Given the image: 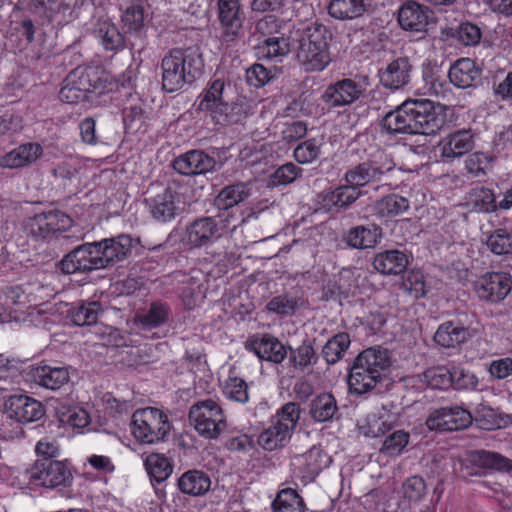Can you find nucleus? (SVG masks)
Masks as SVG:
<instances>
[{"mask_svg":"<svg viewBox=\"0 0 512 512\" xmlns=\"http://www.w3.org/2000/svg\"><path fill=\"white\" fill-rule=\"evenodd\" d=\"M447 124L446 108L429 99H408L387 112L379 122L390 136H434Z\"/></svg>","mask_w":512,"mask_h":512,"instance_id":"nucleus-1","label":"nucleus"},{"mask_svg":"<svg viewBox=\"0 0 512 512\" xmlns=\"http://www.w3.org/2000/svg\"><path fill=\"white\" fill-rule=\"evenodd\" d=\"M132 248L133 238L128 234L79 244L61 259L58 267L67 275L89 274L126 260Z\"/></svg>","mask_w":512,"mask_h":512,"instance_id":"nucleus-2","label":"nucleus"},{"mask_svg":"<svg viewBox=\"0 0 512 512\" xmlns=\"http://www.w3.org/2000/svg\"><path fill=\"white\" fill-rule=\"evenodd\" d=\"M131 71L123 74L122 79L114 80L104 70L94 67H77L63 80L59 91V99L68 104L88 101L100 103V98L118 88L131 86Z\"/></svg>","mask_w":512,"mask_h":512,"instance_id":"nucleus-3","label":"nucleus"},{"mask_svg":"<svg viewBox=\"0 0 512 512\" xmlns=\"http://www.w3.org/2000/svg\"><path fill=\"white\" fill-rule=\"evenodd\" d=\"M204 65L203 53L197 45L170 49L160 64L162 89L174 93L192 85L201 77Z\"/></svg>","mask_w":512,"mask_h":512,"instance_id":"nucleus-4","label":"nucleus"},{"mask_svg":"<svg viewBox=\"0 0 512 512\" xmlns=\"http://www.w3.org/2000/svg\"><path fill=\"white\" fill-rule=\"evenodd\" d=\"M294 53L300 66L307 72H321L331 62L329 42L331 30L320 22L292 28Z\"/></svg>","mask_w":512,"mask_h":512,"instance_id":"nucleus-5","label":"nucleus"},{"mask_svg":"<svg viewBox=\"0 0 512 512\" xmlns=\"http://www.w3.org/2000/svg\"><path fill=\"white\" fill-rule=\"evenodd\" d=\"M31 489L67 488L74 477L70 464L66 460L36 459L23 473Z\"/></svg>","mask_w":512,"mask_h":512,"instance_id":"nucleus-6","label":"nucleus"},{"mask_svg":"<svg viewBox=\"0 0 512 512\" xmlns=\"http://www.w3.org/2000/svg\"><path fill=\"white\" fill-rule=\"evenodd\" d=\"M71 217L61 211L54 210L43 212L31 217L25 224V230L29 236L36 241L48 240L56 237L62 243H75L79 237L73 234H66V231L72 227Z\"/></svg>","mask_w":512,"mask_h":512,"instance_id":"nucleus-7","label":"nucleus"},{"mask_svg":"<svg viewBox=\"0 0 512 512\" xmlns=\"http://www.w3.org/2000/svg\"><path fill=\"white\" fill-rule=\"evenodd\" d=\"M130 430L137 441L154 444L166 440L171 430V423L168 416L160 409L146 407L137 409L133 413Z\"/></svg>","mask_w":512,"mask_h":512,"instance_id":"nucleus-8","label":"nucleus"},{"mask_svg":"<svg viewBox=\"0 0 512 512\" xmlns=\"http://www.w3.org/2000/svg\"><path fill=\"white\" fill-rule=\"evenodd\" d=\"M188 418L197 433L208 440L217 439L227 427L222 408L212 399L194 403Z\"/></svg>","mask_w":512,"mask_h":512,"instance_id":"nucleus-9","label":"nucleus"},{"mask_svg":"<svg viewBox=\"0 0 512 512\" xmlns=\"http://www.w3.org/2000/svg\"><path fill=\"white\" fill-rule=\"evenodd\" d=\"M394 168L395 163L391 155L382 149H378L371 153L366 160L347 170L344 178L347 183L359 190V187L380 181L385 174Z\"/></svg>","mask_w":512,"mask_h":512,"instance_id":"nucleus-10","label":"nucleus"},{"mask_svg":"<svg viewBox=\"0 0 512 512\" xmlns=\"http://www.w3.org/2000/svg\"><path fill=\"white\" fill-rule=\"evenodd\" d=\"M485 470L499 472L512 471V460L502 454L488 450H473L459 463V474L468 479L473 476L485 475Z\"/></svg>","mask_w":512,"mask_h":512,"instance_id":"nucleus-11","label":"nucleus"},{"mask_svg":"<svg viewBox=\"0 0 512 512\" xmlns=\"http://www.w3.org/2000/svg\"><path fill=\"white\" fill-rule=\"evenodd\" d=\"M366 94V87L351 78H344L329 84L320 100L329 110L351 105Z\"/></svg>","mask_w":512,"mask_h":512,"instance_id":"nucleus-12","label":"nucleus"},{"mask_svg":"<svg viewBox=\"0 0 512 512\" xmlns=\"http://www.w3.org/2000/svg\"><path fill=\"white\" fill-rule=\"evenodd\" d=\"M4 413L18 423L27 424L41 420L45 416V407L26 394H12L5 400Z\"/></svg>","mask_w":512,"mask_h":512,"instance_id":"nucleus-13","label":"nucleus"},{"mask_svg":"<svg viewBox=\"0 0 512 512\" xmlns=\"http://www.w3.org/2000/svg\"><path fill=\"white\" fill-rule=\"evenodd\" d=\"M221 238L212 216H200L186 224L182 241L190 248L209 247Z\"/></svg>","mask_w":512,"mask_h":512,"instance_id":"nucleus-14","label":"nucleus"},{"mask_svg":"<svg viewBox=\"0 0 512 512\" xmlns=\"http://www.w3.org/2000/svg\"><path fill=\"white\" fill-rule=\"evenodd\" d=\"M473 421L471 413L459 406L442 407L430 413L426 425L430 430L457 431L468 428Z\"/></svg>","mask_w":512,"mask_h":512,"instance_id":"nucleus-15","label":"nucleus"},{"mask_svg":"<svg viewBox=\"0 0 512 512\" xmlns=\"http://www.w3.org/2000/svg\"><path fill=\"white\" fill-rule=\"evenodd\" d=\"M386 380L388 378H385L384 374L374 372L355 359L348 369L347 384L349 393L352 395L363 396L374 391L379 393L381 391L379 386H382Z\"/></svg>","mask_w":512,"mask_h":512,"instance_id":"nucleus-16","label":"nucleus"},{"mask_svg":"<svg viewBox=\"0 0 512 512\" xmlns=\"http://www.w3.org/2000/svg\"><path fill=\"white\" fill-rule=\"evenodd\" d=\"M330 463L331 458L318 446H313L307 452L296 455L292 460L294 473L304 484L314 481Z\"/></svg>","mask_w":512,"mask_h":512,"instance_id":"nucleus-17","label":"nucleus"},{"mask_svg":"<svg viewBox=\"0 0 512 512\" xmlns=\"http://www.w3.org/2000/svg\"><path fill=\"white\" fill-rule=\"evenodd\" d=\"M512 289V278L504 272H491L483 275L475 283L478 297L490 303L503 301Z\"/></svg>","mask_w":512,"mask_h":512,"instance_id":"nucleus-18","label":"nucleus"},{"mask_svg":"<svg viewBox=\"0 0 512 512\" xmlns=\"http://www.w3.org/2000/svg\"><path fill=\"white\" fill-rule=\"evenodd\" d=\"M217 7L222 38L225 42H233L239 37L245 20L240 0H217Z\"/></svg>","mask_w":512,"mask_h":512,"instance_id":"nucleus-19","label":"nucleus"},{"mask_svg":"<svg viewBox=\"0 0 512 512\" xmlns=\"http://www.w3.org/2000/svg\"><path fill=\"white\" fill-rule=\"evenodd\" d=\"M361 192L347 183L334 189H325L318 195L320 209L330 214H338L355 203Z\"/></svg>","mask_w":512,"mask_h":512,"instance_id":"nucleus-20","label":"nucleus"},{"mask_svg":"<svg viewBox=\"0 0 512 512\" xmlns=\"http://www.w3.org/2000/svg\"><path fill=\"white\" fill-rule=\"evenodd\" d=\"M146 203L152 218L160 223L174 220L181 210L178 194L171 187H165L160 193L147 198Z\"/></svg>","mask_w":512,"mask_h":512,"instance_id":"nucleus-21","label":"nucleus"},{"mask_svg":"<svg viewBox=\"0 0 512 512\" xmlns=\"http://www.w3.org/2000/svg\"><path fill=\"white\" fill-rule=\"evenodd\" d=\"M413 68L409 57H397L379 71L380 83L391 90L401 89L411 82Z\"/></svg>","mask_w":512,"mask_h":512,"instance_id":"nucleus-22","label":"nucleus"},{"mask_svg":"<svg viewBox=\"0 0 512 512\" xmlns=\"http://www.w3.org/2000/svg\"><path fill=\"white\" fill-rule=\"evenodd\" d=\"M245 348L253 352L259 359L280 364L287 357L286 346L275 336L263 334L260 338L249 339Z\"/></svg>","mask_w":512,"mask_h":512,"instance_id":"nucleus-23","label":"nucleus"},{"mask_svg":"<svg viewBox=\"0 0 512 512\" xmlns=\"http://www.w3.org/2000/svg\"><path fill=\"white\" fill-rule=\"evenodd\" d=\"M101 44L106 51L117 53L124 49L141 53V43L134 41L129 35L122 34L118 27L110 22H102L96 30Z\"/></svg>","mask_w":512,"mask_h":512,"instance_id":"nucleus-24","label":"nucleus"},{"mask_svg":"<svg viewBox=\"0 0 512 512\" xmlns=\"http://www.w3.org/2000/svg\"><path fill=\"white\" fill-rule=\"evenodd\" d=\"M482 70L470 58L456 60L449 69V81L459 89L476 88L481 82Z\"/></svg>","mask_w":512,"mask_h":512,"instance_id":"nucleus-25","label":"nucleus"},{"mask_svg":"<svg viewBox=\"0 0 512 512\" xmlns=\"http://www.w3.org/2000/svg\"><path fill=\"white\" fill-rule=\"evenodd\" d=\"M291 51H294V38H292V29L287 33L277 35L276 37L265 38L256 47V54L259 59L281 61Z\"/></svg>","mask_w":512,"mask_h":512,"instance_id":"nucleus-26","label":"nucleus"},{"mask_svg":"<svg viewBox=\"0 0 512 512\" xmlns=\"http://www.w3.org/2000/svg\"><path fill=\"white\" fill-rule=\"evenodd\" d=\"M209 474L200 469H189L183 472L176 481L178 491L190 497L205 495L211 487Z\"/></svg>","mask_w":512,"mask_h":512,"instance_id":"nucleus-27","label":"nucleus"},{"mask_svg":"<svg viewBox=\"0 0 512 512\" xmlns=\"http://www.w3.org/2000/svg\"><path fill=\"white\" fill-rule=\"evenodd\" d=\"M31 377L35 384L50 390H58L70 381L67 367L39 365L31 370Z\"/></svg>","mask_w":512,"mask_h":512,"instance_id":"nucleus-28","label":"nucleus"},{"mask_svg":"<svg viewBox=\"0 0 512 512\" xmlns=\"http://www.w3.org/2000/svg\"><path fill=\"white\" fill-rule=\"evenodd\" d=\"M472 337L470 328L463 326L459 321L451 320L439 325L434 334V341L441 347L454 348Z\"/></svg>","mask_w":512,"mask_h":512,"instance_id":"nucleus-29","label":"nucleus"},{"mask_svg":"<svg viewBox=\"0 0 512 512\" xmlns=\"http://www.w3.org/2000/svg\"><path fill=\"white\" fill-rule=\"evenodd\" d=\"M429 12L428 7L408 1L398 11V23L405 30L423 31L428 25Z\"/></svg>","mask_w":512,"mask_h":512,"instance_id":"nucleus-30","label":"nucleus"},{"mask_svg":"<svg viewBox=\"0 0 512 512\" xmlns=\"http://www.w3.org/2000/svg\"><path fill=\"white\" fill-rule=\"evenodd\" d=\"M227 88L230 89V85H226L222 79L210 81L199 96L198 110L209 112L214 119L216 111L219 112V108H222L221 105H224L227 100Z\"/></svg>","mask_w":512,"mask_h":512,"instance_id":"nucleus-31","label":"nucleus"},{"mask_svg":"<svg viewBox=\"0 0 512 512\" xmlns=\"http://www.w3.org/2000/svg\"><path fill=\"white\" fill-rule=\"evenodd\" d=\"M439 147L444 158L461 157L473 149L474 138L470 130H458L445 137L439 143Z\"/></svg>","mask_w":512,"mask_h":512,"instance_id":"nucleus-32","label":"nucleus"},{"mask_svg":"<svg viewBox=\"0 0 512 512\" xmlns=\"http://www.w3.org/2000/svg\"><path fill=\"white\" fill-rule=\"evenodd\" d=\"M43 153L42 146L38 143L29 142L22 144L7 154L0 161L6 168H21L34 163Z\"/></svg>","mask_w":512,"mask_h":512,"instance_id":"nucleus-33","label":"nucleus"},{"mask_svg":"<svg viewBox=\"0 0 512 512\" xmlns=\"http://www.w3.org/2000/svg\"><path fill=\"white\" fill-rule=\"evenodd\" d=\"M382 236V229L376 224L359 225L348 231L345 241L351 248L369 249L374 248L381 241Z\"/></svg>","mask_w":512,"mask_h":512,"instance_id":"nucleus-34","label":"nucleus"},{"mask_svg":"<svg viewBox=\"0 0 512 512\" xmlns=\"http://www.w3.org/2000/svg\"><path fill=\"white\" fill-rule=\"evenodd\" d=\"M409 264L408 256L396 249L377 253L373 260V267L383 275H399Z\"/></svg>","mask_w":512,"mask_h":512,"instance_id":"nucleus-35","label":"nucleus"},{"mask_svg":"<svg viewBox=\"0 0 512 512\" xmlns=\"http://www.w3.org/2000/svg\"><path fill=\"white\" fill-rule=\"evenodd\" d=\"M144 8L142 4H133L129 6L122 15L125 34L129 35L134 41L141 43V49L146 46V29L144 25Z\"/></svg>","mask_w":512,"mask_h":512,"instance_id":"nucleus-36","label":"nucleus"},{"mask_svg":"<svg viewBox=\"0 0 512 512\" xmlns=\"http://www.w3.org/2000/svg\"><path fill=\"white\" fill-rule=\"evenodd\" d=\"M354 359L362 362L365 367L379 374H384L385 378H388L387 374L392 366V358L387 348L372 346L361 351Z\"/></svg>","mask_w":512,"mask_h":512,"instance_id":"nucleus-37","label":"nucleus"},{"mask_svg":"<svg viewBox=\"0 0 512 512\" xmlns=\"http://www.w3.org/2000/svg\"><path fill=\"white\" fill-rule=\"evenodd\" d=\"M370 0H331L328 14L337 20H353L369 11Z\"/></svg>","mask_w":512,"mask_h":512,"instance_id":"nucleus-38","label":"nucleus"},{"mask_svg":"<svg viewBox=\"0 0 512 512\" xmlns=\"http://www.w3.org/2000/svg\"><path fill=\"white\" fill-rule=\"evenodd\" d=\"M104 313L100 302H79L67 310V317L76 326H90L96 324L99 317Z\"/></svg>","mask_w":512,"mask_h":512,"instance_id":"nucleus-39","label":"nucleus"},{"mask_svg":"<svg viewBox=\"0 0 512 512\" xmlns=\"http://www.w3.org/2000/svg\"><path fill=\"white\" fill-rule=\"evenodd\" d=\"M252 195V189L247 182H237L223 187L215 197L217 208H234Z\"/></svg>","mask_w":512,"mask_h":512,"instance_id":"nucleus-40","label":"nucleus"},{"mask_svg":"<svg viewBox=\"0 0 512 512\" xmlns=\"http://www.w3.org/2000/svg\"><path fill=\"white\" fill-rule=\"evenodd\" d=\"M221 107L219 112L216 111V117L214 118L218 124L237 123L247 117L251 111V105L245 97H237L231 103L227 99Z\"/></svg>","mask_w":512,"mask_h":512,"instance_id":"nucleus-41","label":"nucleus"},{"mask_svg":"<svg viewBox=\"0 0 512 512\" xmlns=\"http://www.w3.org/2000/svg\"><path fill=\"white\" fill-rule=\"evenodd\" d=\"M338 412L337 401L331 393H321L310 403V416L319 423L331 421Z\"/></svg>","mask_w":512,"mask_h":512,"instance_id":"nucleus-42","label":"nucleus"},{"mask_svg":"<svg viewBox=\"0 0 512 512\" xmlns=\"http://www.w3.org/2000/svg\"><path fill=\"white\" fill-rule=\"evenodd\" d=\"M292 434L288 432V428L277 425L271 421L270 427L265 429L257 439L258 445L266 451H275L285 447Z\"/></svg>","mask_w":512,"mask_h":512,"instance_id":"nucleus-43","label":"nucleus"},{"mask_svg":"<svg viewBox=\"0 0 512 512\" xmlns=\"http://www.w3.org/2000/svg\"><path fill=\"white\" fill-rule=\"evenodd\" d=\"M171 315L169 304L161 301H154L149 305L148 310L136 317L137 323L143 329H153L165 324Z\"/></svg>","mask_w":512,"mask_h":512,"instance_id":"nucleus-44","label":"nucleus"},{"mask_svg":"<svg viewBox=\"0 0 512 512\" xmlns=\"http://www.w3.org/2000/svg\"><path fill=\"white\" fill-rule=\"evenodd\" d=\"M145 469L151 479L157 483L167 480L173 472V462L164 454L151 453L144 460Z\"/></svg>","mask_w":512,"mask_h":512,"instance_id":"nucleus-45","label":"nucleus"},{"mask_svg":"<svg viewBox=\"0 0 512 512\" xmlns=\"http://www.w3.org/2000/svg\"><path fill=\"white\" fill-rule=\"evenodd\" d=\"M350 344V335L346 332H339L325 343L321 355L328 365H335L344 358Z\"/></svg>","mask_w":512,"mask_h":512,"instance_id":"nucleus-46","label":"nucleus"},{"mask_svg":"<svg viewBox=\"0 0 512 512\" xmlns=\"http://www.w3.org/2000/svg\"><path fill=\"white\" fill-rule=\"evenodd\" d=\"M410 207L409 200L398 194H389L375 203L374 211L378 217L394 218L406 212Z\"/></svg>","mask_w":512,"mask_h":512,"instance_id":"nucleus-47","label":"nucleus"},{"mask_svg":"<svg viewBox=\"0 0 512 512\" xmlns=\"http://www.w3.org/2000/svg\"><path fill=\"white\" fill-rule=\"evenodd\" d=\"M218 153L217 148L212 149V155L201 149H192L193 176L205 175L221 169L224 161L216 159L214 154Z\"/></svg>","mask_w":512,"mask_h":512,"instance_id":"nucleus-48","label":"nucleus"},{"mask_svg":"<svg viewBox=\"0 0 512 512\" xmlns=\"http://www.w3.org/2000/svg\"><path fill=\"white\" fill-rule=\"evenodd\" d=\"M289 364L298 370L304 371L309 366H314L318 361L316 354L311 343L303 342L298 348L292 349L289 347Z\"/></svg>","mask_w":512,"mask_h":512,"instance_id":"nucleus-49","label":"nucleus"},{"mask_svg":"<svg viewBox=\"0 0 512 512\" xmlns=\"http://www.w3.org/2000/svg\"><path fill=\"white\" fill-rule=\"evenodd\" d=\"M273 512H305L303 499L292 489L282 490L272 503Z\"/></svg>","mask_w":512,"mask_h":512,"instance_id":"nucleus-50","label":"nucleus"},{"mask_svg":"<svg viewBox=\"0 0 512 512\" xmlns=\"http://www.w3.org/2000/svg\"><path fill=\"white\" fill-rule=\"evenodd\" d=\"M403 287L415 299L424 298L431 291V285L426 281L422 271L412 269L403 280Z\"/></svg>","mask_w":512,"mask_h":512,"instance_id":"nucleus-51","label":"nucleus"},{"mask_svg":"<svg viewBox=\"0 0 512 512\" xmlns=\"http://www.w3.org/2000/svg\"><path fill=\"white\" fill-rule=\"evenodd\" d=\"M224 395L231 401L245 404L249 400V386L247 382L238 377L229 375L225 381Z\"/></svg>","mask_w":512,"mask_h":512,"instance_id":"nucleus-52","label":"nucleus"},{"mask_svg":"<svg viewBox=\"0 0 512 512\" xmlns=\"http://www.w3.org/2000/svg\"><path fill=\"white\" fill-rule=\"evenodd\" d=\"M298 307V298L288 294L275 296L266 304V310L268 312L274 313L280 317L294 315Z\"/></svg>","mask_w":512,"mask_h":512,"instance_id":"nucleus-53","label":"nucleus"},{"mask_svg":"<svg viewBox=\"0 0 512 512\" xmlns=\"http://www.w3.org/2000/svg\"><path fill=\"white\" fill-rule=\"evenodd\" d=\"M300 407L294 402H288L284 404L272 418V422L281 426L282 428L287 427L288 432L293 434L297 423L300 418Z\"/></svg>","mask_w":512,"mask_h":512,"instance_id":"nucleus-54","label":"nucleus"},{"mask_svg":"<svg viewBox=\"0 0 512 512\" xmlns=\"http://www.w3.org/2000/svg\"><path fill=\"white\" fill-rule=\"evenodd\" d=\"M470 202L479 212L490 213L498 209V203L493 192L485 187L472 189L470 192Z\"/></svg>","mask_w":512,"mask_h":512,"instance_id":"nucleus-55","label":"nucleus"},{"mask_svg":"<svg viewBox=\"0 0 512 512\" xmlns=\"http://www.w3.org/2000/svg\"><path fill=\"white\" fill-rule=\"evenodd\" d=\"M424 381L432 389L446 390L451 387L450 368L446 366H435L428 368L423 373Z\"/></svg>","mask_w":512,"mask_h":512,"instance_id":"nucleus-56","label":"nucleus"},{"mask_svg":"<svg viewBox=\"0 0 512 512\" xmlns=\"http://www.w3.org/2000/svg\"><path fill=\"white\" fill-rule=\"evenodd\" d=\"M147 119L148 112L142 102L130 105L123 110V122L128 130H139Z\"/></svg>","mask_w":512,"mask_h":512,"instance_id":"nucleus-57","label":"nucleus"},{"mask_svg":"<svg viewBox=\"0 0 512 512\" xmlns=\"http://www.w3.org/2000/svg\"><path fill=\"white\" fill-rule=\"evenodd\" d=\"M486 244L494 254L512 253V233L506 229H497L487 238Z\"/></svg>","mask_w":512,"mask_h":512,"instance_id":"nucleus-58","label":"nucleus"},{"mask_svg":"<svg viewBox=\"0 0 512 512\" xmlns=\"http://www.w3.org/2000/svg\"><path fill=\"white\" fill-rule=\"evenodd\" d=\"M59 419L63 424L75 428H83L89 424L88 413L77 406L61 407L58 410Z\"/></svg>","mask_w":512,"mask_h":512,"instance_id":"nucleus-59","label":"nucleus"},{"mask_svg":"<svg viewBox=\"0 0 512 512\" xmlns=\"http://www.w3.org/2000/svg\"><path fill=\"white\" fill-rule=\"evenodd\" d=\"M427 485L425 480L418 475L407 478L402 484V495L408 501H421L426 495Z\"/></svg>","mask_w":512,"mask_h":512,"instance_id":"nucleus-60","label":"nucleus"},{"mask_svg":"<svg viewBox=\"0 0 512 512\" xmlns=\"http://www.w3.org/2000/svg\"><path fill=\"white\" fill-rule=\"evenodd\" d=\"M409 433L403 430H396L389 434L384 440L381 452L387 456L399 455L409 442Z\"/></svg>","mask_w":512,"mask_h":512,"instance_id":"nucleus-61","label":"nucleus"},{"mask_svg":"<svg viewBox=\"0 0 512 512\" xmlns=\"http://www.w3.org/2000/svg\"><path fill=\"white\" fill-rule=\"evenodd\" d=\"M302 169L292 162L285 163L278 167L270 177V184L272 186H283L294 182Z\"/></svg>","mask_w":512,"mask_h":512,"instance_id":"nucleus-62","label":"nucleus"},{"mask_svg":"<svg viewBox=\"0 0 512 512\" xmlns=\"http://www.w3.org/2000/svg\"><path fill=\"white\" fill-rule=\"evenodd\" d=\"M474 419L479 427L485 430H494L502 425V419L497 411L484 404H480L476 408Z\"/></svg>","mask_w":512,"mask_h":512,"instance_id":"nucleus-63","label":"nucleus"},{"mask_svg":"<svg viewBox=\"0 0 512 512\" xmlns=\"http://www.w3.org/2000/svg\"><path fill=\"white\" fill-rule=\"evenodd\" d=\"M285 23L274 15H267L256 23V31L266 38L287 33Z\"/></svg>","mask_w":512,"mask_h":512,"instance_id":"nucleus-64","label":"nucleus"}]
</instances>
